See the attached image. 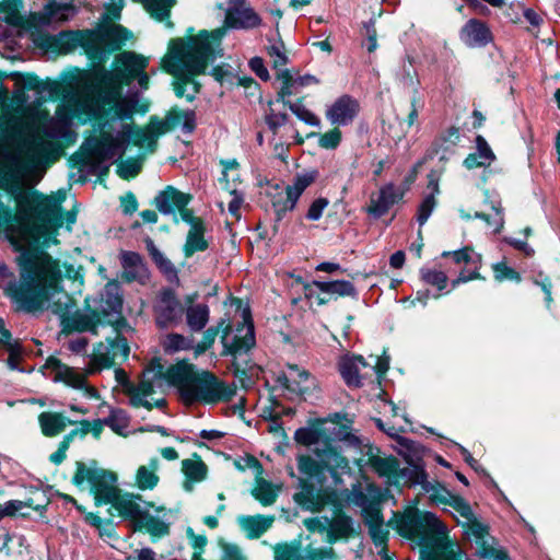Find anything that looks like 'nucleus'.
Instances as JSON below:
<instances>
[{
    "label": "nucleus",
    "instance_id": "obj_1",
    "mask_svg": "<svg viewBox=\"0 0 560 560\" xmlns=\"http://www.w3.org/2000/svg\"><path fill=\"white\" fill-rule=\"evenodd\" d=\"M79 89L63 96L62 104L52 117L32 109L22 115H3L0 119V182L16 201V213L12 215L5 211L0 217V228L13 245L32 246L42 238L46 243L47 236L63 225V192L45 197L24 189L35 186L61 154L60 147L44 136L49 139L67 138L73 117H107L77 110L68 101Z\"/></svg>",
    "mask_w": 560,
    "mask_h": 560
},
{
    "label": "nucleus",
    "instance_id": "obj_2",
    "mask_svg": "<svg viewBox=\"0 0 560 560\" xmlns=\"http://www.w3.org/2000/svg\"><path fill=\"white\" fill-rule=\"evenodd\" d=\"M149 59L131 50L115 56V68H100L93 82H84L70 95V104L81 113L106 115L113 120L131 118L138 104V94L122 96L124 85L137 82L140 92L149 89L150 75L145 72Z\"/></svg>",
    "mask_w": 560,
    "mask_h": 560
},
{
    "label": "nucleus",
    "instance_id": "obj_3",
    "mask_svg": "<svg viewBox=\"0 0 560 560\" xmlns=\"http://www.w3.org/2000/svg\"><path fill=\"white\" fill-rule=\"evenodd\" d=\"M62 271L59 262L50 256L30 261L20 272L18 280H11L5 287L8 296L18 311L36 314L50 310L62 317L69 314L71 296L60 289Z\"/></svg>",
    "mask_w": 560,
    "mask_h": 560
},
{
    "label": "nucleus",
    "instance_id": "obj_4",
    "mask_svg": "<svg viewBox=\"0 0 560 560\" xmlns=\"http://www.w3.org/2000/svg\"><path fill=\"white\" fill-rule=\"evenodd\" d=\"M224 28L212 32L202 31L187 39L176 38L170 44L168 55L164 58L165 70L174 75V92L177 97L191 102L199 92V84L192 78L206 71L208 63L222 56L221 39Z\"/></svg>",
    "mask_w": 560,
    "mask_h": 560
},
{
    "label": "nucleus",
    "instance_id": "obj_5",
    "mask_svg": "<svg viewBox=\"0 0 560 560\" xmlns=\"http://www.w3.org/2000/svg\"><path fill=\"white\" fill-rule=\"evenodd\" d=\"M104 118L106 120L101 124L100 137H90L82 145L86 163L95 174L105 175L110 165L122 158L131 141L140 149L154 152L161 135L153 127V121H155L153 118L144 129L137 131H132L128 124L118 122L120 119Z\"/></svg>",
    "mask_w": 560,
    "mask_h": 560
},
{
    "label": "nucleus",
    "instance_id": "obj_6",
    "mask_svg": "<svg viewBox=\"0 0 560 560\" xmlns=\"http://www.w3.org/2000/svg\"><path fill=\"white\" fill-rule=\"evenodd\" d=\"M167 383L174 386L185 404H217L230 400L235 388L213 373L199 371L194 364L179 361L165 371Z\"/></svg>",
    "mask_w": 560,
    "mask_h": 560
},
{
    "label": "nucleus",
    "instance_id": "obj_7",
    "mask_svg": "<svg viewBox=\"0 0 560 560\" xmlns=\"http://www.w3.org/2000/svg\"><path fill=\"white\" fill-rule=\"evenodd\" d=\"M191 200L189 194H185L173 186H167L161 190L154 201L159 211L165 215H174V221L177 223L178 218L176 211L179 212L180 219L190 225L187 233L186 242L184 245V254L186 257H191L197 252H203L209 247L205 238V224L201 218L195 217L192 210L187 206Z\"/></svg>",
    "mask_w": 560,
    "mask_h": 560
},
{
    "label": "nucleus",
    "instance_id": "obj_8",
    "mask_svg": "<svg viewBox=\"0 0 560 560\" xmlns=\"http://www.w3.org/2000/svg\"><path fill=\"white\" fill-rule=\"evenodd\" d=\"M75 467L77 470L72 478L73 483L86 486L94 495L97 505L109 504L115 500L119 488L117 487L118 478L114 471L97 466L95 460L88 464L77 462Z\"/></svg>",
    "mask_w": 560,
    "mask_h": 560
},
{
    "label": "nucleus",
    "instance_id": "obj_9",
    "mask_svg": "<svg viewBox=\"0 0 560 560\" xmlns=\"http://www.w3.org/2000/svg\"><path fill=\"white\" fill-rule=\"evenodd\" d=\"M399 529L408 538L425 547L441 546L446 526L432 512H408L399 522Z\"/></svg>",
    "mask_w": 560,
    "mask_h": 560
},
{
    "label": "nucleus",
    "instance_id": "obj_10",
    "mask_svg": "<svg viewBox=\"0 0 560 560\" xmlns=\"http://www.w3.org/2000/svg\"><path fill=\"white\" fill-rule=\"evenodd\" d=\"M86 32L88 55L100 62L104 60L106 52L120 49L131 36L128 30L116 24L101 25L96 30Z\"/></svg>",
    "mask_w": 560,
    "mask_h": 560
},
{
    "label": "nucleus",
    "instance_id": "obj_11",
    "mask_svg": "<svg viewBox=\"0 0 560 560\" xmlns=\"http://www.w3.org/2000/svg\"><path fill=\"white\" fill-rule=\"evenodd\" d=\"M122 292L117 281H108L105 284L98 300V314L109 325L115 326L119 332L129 331L131 327L121 317Z\"/></svg>",
    "mask_w": 560,
    "mask_h": 560
},
{
    "label": "nucleus",
    "instance_id": "obj_12",
    "mask_svg": "<svg viewBox=\"0 0 560 560\" xmlns=\"http://www.w3.org/2000/svg\"><path fill=\"white\" fill-rule=\"evenodd\" d=\"M88 32L86 31H68L58 34H37L34 43L47 54L59 55L69 54L82 47L88 54Z\"/></svg>",
    "mask_w": 560,
    "mask_h": 560
},
{
    "label": "nucleus",
    "instance_id": "obj_13",
    "mask_svg": "<svg viewBox=\"0 0 560 560\" xmlns=\"http://www.w3.org/2000/svg\"><path fill=\"white\" fill-rule=\"evenodd\" d=\"M316 179V172L298 174L292 184L288 185L284 191L277 194L271 199V206L275 212L276 222H280L288 212L293 211L296 203L306 190Z\"/></svg>",
    "mask_w": 560,
    "mask_h": 560
},
{
    "label": "nucleus",
    "instance_id": "obj_14",
    "mask_svg": "<svg viewBox=\"0 0 560 560\" xmlns=\"http://www.w3.org/2000/svg\"><path fill=\"white\" fill-rule=\"evenodd\" d=\"M406 460L408 466L400 468L398 460L394 457L371 456L369 465L374 472L385 478L389 486H399L401 481L411 485L415 474L409 469L420 467L421 462L419 458L413 459L410 456H406Z\"/></svg>",
    "mask_w": 560,
    "mask_h": 560
},
{
    "label": "nucleus",
    "instance_id": "obj_15",
    "mask_svg": "<svg viewBox=\"0 0 560 560\" xmlns=\"http://www.w3.org/2000/svg\"><path fill=\"white\" fill-rule=\"evenodd\" d=\"M43 374L52 382H62L74 389H82L88 398H97V390L86 384L85 375L61 363L57 358L50 357L46 360Z\"/></svg>",
    "mask_w": 560,
    "mask_h": 560
},
{
    "label": "nucleus",
    "instance_id": "obj_16",
    "mask_svg": "<svg viewBox=\"0 0 560 560\" xmlns=\"http://www.w3.org/2000/svg\"><path fill=\"white\" fill-rule=\"evenodd\" d=\"M277 383L296 396L313 393L318 386L314 375L295 364L288 365L287 371L278 376Z\"/></svg>",
    "mask_w": 560,
    "mask_h": 560
},
{
    "label": "nucleus",
    "instance_id": "obj_17",
    "mask_svg": "<svg viewBox=\"0 0 560 560\" xmlns=\"http://www.w3.org/2000/svg\"><path fill=\"white\" fill-rule=\"evenodd\" d=\"M117 331L114 339H107V342H100L94 347L92 355V363L97 369L112 366L117 359H127L129 355V345L126 337L120 336L121 332Z\"/></svg>",
    "mask_w": 560,
    "mask_h": 560
},
{
    "label": "nucleus",
    "instance_id": "obj_18",
    "mask_svg": "<svg viewBox=\"0 0 560 560\" xmlns=\"http://www.w3.org/2000/svg\"><path fill=\"white\" fill-rule=\"evenodd\" d=\"M183 306L175 292L171 289L163 290L154 306L155 322L160 328H167L180 322Z\"/></svg>",
    "mask_w": 560,
    "mask_h": 560
},
{
    "label": "nucleus",
    "instance_id": "obj_19",
    "mask_svg": "<svg viewBox=\"0 0 560 560\" xmlns=\"http://www.w3.org/2000/svg\"><path fill=\"white\" fill-rule=\"evenodd\" d=\"M360 113V103L349 94L337 97L325 110L326 119L336 127L351 125Z\"/></svg>",
    "mask_w": 560,
    "mask_h": 560
},
{
    "label": "nucleus",
    "instance_id": "obj_20",
    "mask_svg": "<svg viewBox=\"0 0 560 560\" xmlns=\"http://www.w3.org/2000/svg\"><path fill=\"white\" fill-rule=\"evenodd\" d=\"M163 380H166L165 372L147 370L137 385L128 386L130 404L133 407H144L151 410L153 405L147 398L155 392V387L162 385Z\"/></svg>",
    "mask_w": 560,
    "mask_h": 560
},
{
    "label": "nucleus",
    "instance_id": "obj_21",
    "mask_svg": "<svg viewBox=\"0 0 560 560\" xmlns=\"http://www.w3.org/2000/svg\"><path fill=\"white\" fill-rule=\"evenodd\" d=\"M246 0H228L224 25L235 30H250L261 24V19L250 8L245 5Z\"/></svg>",
    "mask_w": 560,
    "mask_h": 560
},
{
    "label": "nucleus",
    "instance_id": "obj_22",
    "mask_svg": "<svg viewBox=\"0 0 560 560\" xmlns=\"http://www.w3.org/2000/svg\"><path fill=\"white\" fill-rule=\"evenodd\" d=\"M352 502L361 508L364 522L369 527L384 524L377 491L372 488H368L366 491H363L360 487H355L352 491Z\"/></svg>",
    "mask_w": 560,
    "mask_h": 560
},
{
    "label": "nucleus",
    "instance_id": "obj_23",
    "mask_svg": "<svg viewBox=\"0 0 560 560\" xmlns=\"http://www.w3.org/2000/svg\"><path fill=\"white\" fill-rule=\"evenodd\" d=\"M222 343L225 351L233 355L249 351L256 343L252 319L244 317V323L238 325L233 334L223 336Z\"/></svg>",
    "mask_w": 560,
    "mask_h": 560
},
{
    "label": "nucleus",
    "instance_id": "obj_24",
    "mask_svg": "<svg viewBox=\"0 0 560 560\" xmlns=\"http://www.w3.org/2000/svg\"><path fill=\"white\" fill-rule=\"evenodd\" d=\"M154 120L153 127L160 131V135H165L176 128H180L185 133H191L196 128V113L191 109L180 110L173 108L164 119Z\"/></svg>",
    "mask_w": 560,
    "mask_h": 560
},
{
    "label": "nucleus",
    "instance_id": "obj_25",
    "mask_svg": "<svg viewBox=\"0 0 560 560\" xmlns=\"http://www.w3.org/2000/svg\"><path fill=\"white\" fill-rule=\"evenodd\" d=\"M413 472L412 483L419 485L429 499L436 505H448L454 494L438 481H429L423 465L409 469Z\"/></svg>",
    "mask_w": 560,
    "mask_h": 560
},
{
    "label": "nucleus",
    "instance_id": "obj_26",
    "mask_svg": "<svg viewBox=\"0 0 560 560\" xmlns=\"http://www.w3.org/2000/svg\"><path fill=\"white\" fill-rule=\"evenodd\" d=\"M109 504H112L121 517L136 521L137 523L145 510L151 506L150 503L142 500L141 495L121 493L120 491Z\"/></svg>",
    "mask_w": 560,
    "mask_h": 560
},
{
    "label": "nucleus",
    "instance_id": "obj_27",
    "mask_svg": "<svg viewBox=\"0 0 560 560\" xmlns=\"http://www.w3.org/2000/svg\"><path fill=\"white\" fill-rule=\"evenodd\" d=\"M452 256L456 264L466 265V268H464L459 272L458 277L452 281L453 289L460 283L480 278L478 270L481 266V256L478 253L474 252L469 247H464L463 249L453 252Z\"/></svg>",
    "mask_w": 560,
    "mask_h": 560
},
{
    "label": "nucleus",
    "instance_id": "obj_28",
    "mask_svg": "<svg viewBox=\"0 0 560 560\" xmlns=\"http://www.w3.org/2000/svg\"><path fill=\"white\" fill-rule=\"evenodd\" d=\"M71 303L72 306H74L72 300ZM71 312L72 310H70L69 314L60 317L66 327L77 331H90L96 334L97 326L102 324V317L96 310H91L90 304H88V306L82 311H77L73 314H71Z\"/></svg>",
    "mask_w": 560,
    "mask_h": 560
},
{
    "label": "nucleus",
    "instance_id": "obj_29",
    "mask_svg": "<svg viewBox=\"0 0 560 560\" xmlns=\"http://www.w3.org/2000/svg\"><path fill=\"white\" fill-rule=\"evenodd\" d=\"M306 298H314L315 295V289L320 291L323 294H327L332 300H336L338 298H357L358 291L352 282L348 280H334V281H318L314 280L312 283L306 285Z\"/></svg>",
    "mask_w": 560,
    "mask_h": 560
},
{
    "label": "nucleus",
    "instance_id": "obj_30",
    "mask_svg": "<svg viewBox=\"0 0 560 560\" xmlns=\"http://www.w3.org/2000/svg\"><path fill=\"white\" fill-rule=\"evenodd\" d=\"M492 38L488 25L477 19L468 20L460 30V39L468 47H485Z\"/></svg>",
    "mask_w": 560,
    "mask_h": 560
},
{
    "label": "nucleus",
    "instance_id": "obj_31",
    "mask_svg": "<svg viewBox=\"0 0 560 560\" xmlns=\"http://www.w3.org/2000/svg\"><path fill=\"white\" fill-rule=\"evenodd\" d=\"M315 455L322 458L325 472H329L335 482L340 480V476L351 472L349 460L331 446L316 450Z\"/></svg>",
    "mask_w": 560,
    "mask_h": 560
},
{
    "label": "nucleus",
    "instance_id": "obj_32",
    "mask_svg": "<svg viewBox=\"0 0 560 560\" xmlns=\"http://www.w3.org/2000/svg\"><path fill=\"white\" fill-rule=\"evenodd\" d=\"M401 197L402 194L398 191L393 183L386 184L381 187L377 197L371 199L368 212L378 219L385 215Z\"/></svg>",
    "mask_w": 560,
    "mask_h": 560
},
{
    "label": "nucleus",
    "instance_id": "obj_33",
    "mask_svg": "<svg viewBox=\"0 0 560 560\" xmlns=\"http://www.w3.org/2000/svg\"><path fill=\"white\" fill-rule=\"evenodd\" d=\"M122 266V278L127 282L138 281L143 283L149 278V270L140 256L136 252H122L120 255Z\"/></svg>",
    "mask_w": 560,
    "mask_h": 560
},
{
    "label": "nucleus",
    "instance_id": "obj_34",
    "mask_svg": "<svg viewBox=\"0 0 560 560\" xmlns=\"http://www.w3.org/2000/svg\"><path fill=\"white\" fill-rule=\"evenodd\" d=\"M275 516L265 515H240L236 523L242 532L249 539H257L262 536L273 524Z\"/></svg>",
    "mask_w": 560,
    "mask_h": 560
},
{
    "label": "nucleus",
    "instance_id": "obj_35",
    "mask_svg": "<svg viewBox=\"0 0 560 560\" xmlns=\"http://www.w3.org/2000/svg\"><path fill=\"white\" fill-rule=\"evenodd\" d=\"M485 203L493 211V213L475 212L474 218L483 220L494 234H499L504 225V210L499 196H490L487 194Z\"/></svg>",
    "mask_w": 560,
    "mask_h": 560
},
{
    "label": "nucleus",
    "instance_id": "obj_36",
    "mask_svg": "<svg viewBox=\"0 0 560 560\" xmlns=\"http://www.w3.org/2000/svg\"><path fill=\"white\" fill-rule=\"evenodd\" d=\"M361 366H366L361 355H345L338 363L342 380L349 387H361L363 385L360 376Z\"/></svg>",
    "mask_w": 560,
    "mask_h": 560
},
{
    "label": "nucleus",
    "instance_id": "obj_37",
    "mask_svg": "<svg viewBox=\"0 0 560 560\" xmlns=\"http://www.w3.org/2000/svg\"><path fill=\"white\" fill-rule=\"evenodd\" d=\"M335 551L331 547L313 548L305 555L290 547L277 551L276 560H334Z\"/></svg>",
    "mask_w": 560,
    "mask_h": 560
},
{
    "label": "nucleus",
    "instance_id": "obj_38",
    "mask_svg": "<svg viewBox=\"0 0 560 560\" xmlns=\"http://www.w3.org/2000/svg\"><path fill=\"white\" fill-rule=\"evenodd\" d=\"M160 459L153 457L148 464L138 467L135 475V485L139 490H153L159 481Z\"/></svg>",
    "mask_w": 560,
    "mask_h": 560
},
{
    "label": "nucleus",
    "instance_id": "obj_39",
    "mask_svg": "<svg viewBox=\"0 0 560 560\" xmlns=\"http://www.w3.org/2000/svg\"><path fill=\"white\" fill-rule=\"evenodd\" d=\"M296 465L300 474L306 479L314 480L320 485L326 480L324 463L320 457L316 455L315 457L311 455H299Z\"/></svg>",
    "mask_w": 560,
    "mask_h": 560
},
{
    "label": "nucleus",
    "instance_id": "obj_40",
    "mask_svg": "<svg viewBox=\"0 0 560 560\" xmlns=\"http://www.w3.org/2000/svg\"><path fill=\"white\" fill-rule=\"evenodd\" d=\"M475 141L476 152L464 160V166L468 170L489 166L495 160L494 153L482 136L478 135Z\"/></svg>",
    "mask_w": 560,
    "mask_h": 560
},
{
    "label": "nucleus",
    "instance_id": "obj_41",
    "mask_svg": "<svg viewBox=\"0 0 560 560\" xmlns=\"http://www.w3.org/2000/svg\"><path fill=\"white\" fill-rule=\"evenodd\" d=\"M23 88L37 94V101H46L59 95L61 84L52 80H39L37 77L27 75L23 79Z\"/></svg>",
    "mask_w": 560,
    "mask_h": 560
},
{
    "label": "nucleus",
    "instance_id": "obj_42",
    "mask_svg": "<svg viewBox=\"0 0 560 560\" xmlns=\"http://www.w3.org/2000/svg\"><path fill=\"white\" fill-rule=\"evenodd\" d=\"M38 422L43 434L49 438L60 434L68 424L73 423L61 413L50 411L42 412L38 417Z\"/></svg>",
    "mask_w": 560,
    "mask_h": 560
},
{
    "label": "nucleus",
    "instance_id": "obj_43",
    "mask_svg": "<svg viewBox=\"0 0 560 560\" xmlns=\"http://www.w3.org/2000/svg\"><path fill=\"white\" fill-rule=\"evenodd\" d=\"M352 532V518L345 514H338L334 518H329V526L326 540L332 544L338 539L350 537Z\"/></svg>",
    "mask_w": 560,
    "mask_h": 560
},
{
    "label": "nucleus",
    "instance_id": "obj_44",
    "mask_svg": "<svg viewBox=\"0 0 560 560\" xmlns=\"http://www.w3.org/2000/svg\"><path fill=\"white\" fill-rule=\"evenodd\" d=\"M430 192L423 198L417 210V221L419 225H423L436 206L435 196L440 192L439 182L431 177L428 183Z\"/></svg>",
    "mask_w": 560,
    "mask_h": 560
},
{
    "label": "nucleus",
    "instance_id": "obj_45",
    "mask_svg": "<svg viewBox=\"0 0 560 560\" xmlns=\"http://www.w3.org/2000/svg\"><path fill=\"white\" fill-rule=\"evenodd\" d=\"M301 490L295 493V501L303 508L311 511H319L323 509V502L316 493L313 485H308L305 480L300 479Z\"/></svg>",
    "mask_w": 560,
    "mask_h": 560
},
{
    "label": "nucleus",
    "instance_id": "obj_46",
    "mask_svg": "<svg viewBox=\"0 0 560 560\" xmlns=\"http://www.w3.org/2000/svg\"><path fill=\"white\" fill-rule=\"evenodd\" d=\"M147 11L158 21H165L168 28L173 27V23L167 20L171 9L176 4V0H141Z\"/></svg>",
    "mask_w": 560,
    "mask_h": 560
},
{
    "label": "nucleus",
    "instance_id": "obj_47",
    "mask_svg": "<svg viewBox=\"0 0 560 560\" xmlns=\"http://www.w3.org/2000/svg\"><path fill=\"white\" fill-rule=\"evenodd\" d=\"M209 306L200 303L186 310V320L191 331H201L209 322Z\"/></svg>",
    "mask_w": 560,
    "mask_h": 560
},
{
    "label": "nucleus",
    "instance_id": "obj_48",
    "mask_svg": "<svg viewBox=\"0 0 560 560\" xmlns=\"http://www.w3.org/2000/svg\"><path fill=\"white\" fill-rule=\"evenodd\" d=\"M150 508L145 510L140 520L138 521V525L140 527L145 528L152 536L161 537L167 535L170 532L168 524L163 521L158 515H151L149 513Z\"/></svg>",
    "mask_w": 560,
    "mask_h": 560
},
{
    "label": "nucleus",
    "instance_id": "obj_49",
    "mask_svg": "<svg viewBox=\"0 0 560 560\" xmlns=\"http://www.w3.org/2000/svg\"><path fill=\"white\" fill-rule=\"evenodd\" d=\"M182 470L187 479L196 482L202 481L208 471L206 464L197 455L194 458L183 459Z\"/></svg>",
    "mask_w": 560,
    "mask_h": 560
},
{
    "label": "nucleus",
    "instance_id": "obj_50",
    "mask_svg": "<svg viewBox=\"0 0 560 560\" xmlns=\"http://www.w3.org/2000/svg\"><path fill=\"white\" fill-rule=\"evenodd\" d=\"M252 494L262 505L268 506L275 503L278 492L269 481L259 479L257 486L252 490Z\"/></svg>",
    "mask_w": 560,
    "mask_h": 560
},
{
    "label": "nucleus",
    "instance_id": "obj_51",
    "mask_svg": "<svg viewBox=\"0 0 560 560\" xmlns=\"http://www.w3.org/2000/svg\"><path fill=\"white\" fill-rule=\"evenodd\" d=\"M278 79L281 80V88L278 93V101H281L283 104L288 102L285 98L292 95H295L301 92L299 85L295 83V78H293L289 70H281L278 74Z\"/></svg>",
    "mask_w": 560,
    "mask_h": 560
},
{
    "label": "nucleus",
    "instance_id": "obj_52",
    "mask_svg": "<svg viewBox=\"0 0 560 560\" xmlns=\"http://www.w3.org/2000/svg\"><path fill=\"white\" fill-rule=\"evenodd\" d=\"M115 433L122 434L129 427L130 419L122 409H112L109 416L103 419Z\"/></svg>",
    "mask_w": 560,
    "mask_h": 560
},
{
    "label": "nucleus",
    "instance_id": "obj_53",
    "mask_svg": "<svg viewBox=\"0 0 560 560\" xmlns=\"http://www.w3.org/2000/svg\"><path fill=\"white\" fill-rule=\"evenodd\" d=\"M49 20L67 21L74 14V7L70 3L51 2L45 7Z\"/></svg>",
    "mask_w": 560,
    "mask_h": 560
},
{
    "label": "nucleus",
    "instance_id": "obj_54",
    "mask_svg": "<svg viewBox=\"0 0 560 560\" xmlns=\"http://www.w3.org/2000/svg\"><path fill=\"white\" fill-rule=\"evenodd\" d=\"M284 105L288 106L290 110L306 125L313 127L320 126L319 118L307 109L302 102H284Z\"/></svg>",
    "mask_w": 560,
    "mask_h": 560
},
{
    "label": "nucleus",
    "instance_id": "obj_55",
    "mask_svg": "<svg viewBox=\"0 0 560 560\" xmlns=\"http://www.w3.org/2000/svg\"><path fill=\"white\" fill-rule=\"evenodd\" d=\"M194 347V340L179 334H168L164 341L166 352L189 350Z\"/></svg>",
    "mask_w": 560,
    "mask_h": 560
},
{
    "label": "nucleus",
    "instance_id": "obj_56",
    "mask_svg": "<svg viewBox=\"0 0 560 560\" xmlns=\"http://www.w3.org/2000/svg\"><path fill=\"white\" fill-rule=\"evenodd\" d=\"M459 139V130L456 127H450L443 135L436 139V144L440 142H448L450 145L440 155L441 161L448 160L450 155L453 154L454 148Z\"/></svg>",
    "mask_w": 560,
    "mask_h": 560
},
{
    "label": "nucleus",
    "instance_id": "obj_57",
    "mask_svg": "<svg viewBox=\"0 0 560 560\" xmlns=\"http://www.w3.org/2000/svg\"><path fill=\"white\" fill-rule=\"evenodd\" d=\"M421 279L433 287H436L439 290H443L447 283V276L440 270L422 268Z\"/></svg>",
    "mask_w": 560,
    "mask_h": 560
},
{
    "label": "nucleus",
    "instance_id": "obj_58",
    "mask_svg": "<svg viewBox=\"0 0 560 560\" xmlns=\"http://www.w3.org/2000/svg\"><path fill=\"white\" fill-rule=\"evenodd\" d=\"M268 55L271 58L272 67L278 69L279 72H281V70H283L282 68L289 62L282 42L270 45L268 47Z\"/></svg>",
    "mask_w": 560,
    "mask_h": 560
},
{
    "label": "nucleus",
    "instance_id": "obj_59",
    "mask_svg": "<svg viewBox=\"0 0 560 560\" xmlns=\"http://www.w3.org/2000/svg\"><path fill=\"white\" fill-rule=\"evenodd\" d=\"M342 139V133L338 127L325 132L319 137L318 145L322 149L335 150L339 147Z\"/></svg>",
    "mask_w": 560,
    "mask_h": 560
},
{
    "label": "nucleus",
    "instance_id": "obj_60",
    "mask_svg": "<svg viewBox=\"0 0 560 560\" xmlns=\"http://www.w3.org/2000/svg\"><path fill=\"white\" fill-rule=\"evenodd\" d=\"M494 278L498 281L511 280V281H521L520 273L513 268L509 267L504 261L497 262L492 266Z\"/></svg>",
    "mask_w": 560,
    "mask_h": 560
},
{
    "label": "nucleus",
    "instance_id": "obj_61",
    "mask_svg": "<svg viewBox=\"0 0 560 560\" xmlns=\"http://www.w3.org/2000/svg\"><path fill=\"white\" fill-rule=\"evenodd\" d=\"M448 506L453 508L456 513L467 521H472L474 512L469 503L458 495H453Z\"/></svg>",
    "mask_w": 560,
    "mask_h": 560
},
{
    "label": "nucleus",
    "instance_id": "obj_62",
    "mask_svg": "<svg viewBox=\"0 0 560 560\" xmlns=\"http://www.w3.org/2000/svg\"><path fill=\"white\" fill-rule=\"evenodd\" d=\"M329 205V201L325 197H319L315 199L305 214L306 219L310 221H317L322 218L324 210Z\"/></svg>",
    "mask_w": 560,
    "mask_h": 560
},
{
    "label": "nucleus",
    "instance_id": "obj_63",
    "mask_svg": "<svg viewBox=\"0 0 560 560\" xmlns=\"http://www.w3.org/2000/svg\"><path fill=\"white\" fill-rule=\"evenodd\" d=\"M304 526L310 532H317L320 534L328 533V526H329V517L327 516H316V517H310L305 518L303 521Z\"/></svg>",
    "mask_w": 560,
    "mask_h": 560
},
{
    "label": "nucleus",
    "instance_id": "obj_64",
    "mask_svg": "<svg viewBox=\"0 0 560 560\" xmlns=\"http://www.w3.org/2000/svg\"><path fill=\"white\" fill-rule=\"evenodd\" d=\"M265 121L272 133L276 135L278 129L287 124L288 115L285 113H275L270 110L265 116Z\"/></svg>",
    "mask_w": 560,
    "mask_h": 560
}]
</instances>
